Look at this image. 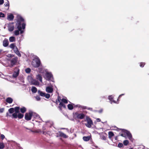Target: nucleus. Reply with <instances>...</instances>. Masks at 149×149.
<instances>
[{"mask_svg": "<svg viewBox=\"0 0 149 149\" xmlns=\"http://www.w3.org/2000/svg\"><path fill=\"white\" fill-rule=\"evenodd\" d=\"M24 21V19L22 17L20 16H18L17 22L16 24V26L17 28L18 29L19 31H20L21 34H22L23 33V31L22 30L21 22H23Z\"/></svg>", "mask_w": 149, "mask_h": 149, "instance_id": "f257e3e1", "label": "nucleus"}, {"mask_svg": "<svg viewBox=\"0 0 149 149\" xmlns=\"http://www.w3.org/2000/svg\"><path fill=\"white\" fill-rule=\"evenodd\" d=\"M40 61L38 57L33 59L32 61V65L35 68L38 67L40 65Z\"/></svg>", "mask_w": 149, "mask_h": 149, "instance_id": "f03ea898", "label": "nucleus"}, {"mask_svg": "<svg viewBox=\"0 0 149 149\" xmlns=\"http://www.w3.org/2000/svg\"><path fill=\"white\" fill-rule=\"evenodd\" d=\"M74 117L75 119H83L85 117V115L83 113H79L78 112H76L73 113Z\"/></svg>", "mask_w": 149, "mask_h": 149, "instance_id": "7ed1b4c3", "label": "nucleus"}, {"mask_svg": "<svg viewBox=\"0 0 149 149\" xmlns=\"http://www.w3.org/2000/svg\"><path fill=\"white\" fill-rule=\"evenodd\" d=\"M120 130H121V129ZM122 132L125 134V135H126L127 136L128 139H129L130 141L133 142L134 139H133L132 135L130 132L127 130L123 129H122Z\"/></svg>", "mask_w": 149, "mask_h": 149, "instance_id": "20e7f679", "label": "nucleus"}, {"mask_svg": "<svg viewBox=\"0 0 149 149\" xmlns=\"http://www.w3.org/2000/svg\"><path fill=\"white\" fill-rule=\"evenodd\" d=\"M86 120L87 123H85V125L88 128H91L92 125L93 124V122L91 119L88 117H86Z\"/></svg>", "mask_w": 149, "mask_h": 149, "instance_id": "39448f33", "label": "nucleus"}, {"mask_svg": "<svg viewBox=\"0 0 149 149\" xmlns=\"http://www.w3.org/2000/svg\"><path fill=\"white\" fill-rule=\"evenodd\" d=\"M17 57L14 58H11L10 59L9 61H10V65L9 66L10 67H13L15 65L17 62Z\"/></svg>", "mask_w": 149, "mask_h": 149, "instance_id": "423d86ee", "label": "nucleus"}, {"mask_svg": "<svg viewBox=\"0 0 149 149\" xmlns=\"http://www.w3.org/2000/svg\"><path fill=\"white\" fill-rule=\"evenodd\" d=\"M45 78L47 80H51L53 78L51 72H47L45 74Z\"/></svg>", "mask_w": 149, "mask_h": 149, "instance_id": "0eeeda50", "label": "nucleus"}, {"mask_svg": "<svg viewBox=\"0 0 149 149\" xmlns=\"http://www.w3.org/2000/svg\"><path fill=\"white\" fill-rule=\"evenodd\" d=\"M38 94L41 96L45 97L47 99H49L50 97V95L49 94H46L45 93L43 92L40 90L38 91Z\"/></svg>", "mask_w": 149, "mask_h": 149, "instance_id": "6e6552de", "label": "nucleus"}, {"mask_svg": "<svg viewBox=\"0 0 149 149\" xmlns=\"http://www.w3.org/2000/svg\"><path fill=\"white\" fill-rule=\"evenodd\" d=\"M32 111H30L29 113H26L25 116V118L27 120H31L32 115Z\"/></svg>", "mask_w": 149, "mask_h": 149, "instance_id": "1a4fd4ad", "label": "nucleus"}, {"mask_svg": "<svg viewBox=\"0 0 149 149\" xmlns=\"http://www.w3.org/2000/svg\"><path fill=\"white\" fill-rule=\"evenodd\" d=\"M19 70L17 67L15 68V71L13 73V76L14 78H16L18 75L19 73Z\"/></svg>", "mask_w": 149, "mask_h": 149, "instance_id": "9d476101", "label": "nucleus"}, {"mask_svg": "<svg viewBox=\"0 0 149 149\" xmlns=\"http://www.w3.org/2000/svg\"><path fill=\"white\" fill-rule=\"evenodd\" d=\"M13 24L14 23L12 22L8 24V30L10 32L12 31L14 29V26Z\"/></svg>", "mask_w": 149, "mask_h": 149, "instance_id": "9b49d317", "label": "nucleus"}, {"mask_svg": "<svg viewBox=\"0 0 149 149\" xmlns=\"http://www.w3.org/2000/svg\"><path fill=\"white\" fill-rule=\"evenodd\" d=\"M9 44L8 40L7 38H5L3 42V45L5 47L8 46Z\"/></svg>", "mask_w": 149, "mask_h": 149, "instance_id": "f8f14e48", "label": "nucleus"}, {"mask_svg": "<svg viewBox=\"0 0 149 149\" xmlns=\"http://www.w3.org/2000/svg\"><path fill=\"white\" fill-rule=\"evenodd\" d=\"M46 91L48 93H52L53 91V88L50 86H47L46 88Z\"/></svg>", "mask_w": 149, "mask_h": 149, "instance_id": "ddd939ff", "label": "nucleus"}, {"mask_svg": "<svg viewBox=\"0 0 149 149\" xmlns=\"http://www.w3.org/2000/svg\"><path fill=\"white\" fill-rule=\"evenodd\" d=\"M31 114L32 115V116L34 118L37 119L40 118V119H41V118H40L39 116L36 113L33 112L32 111Z\"/></svg>", "mask_w": 149, "mask_h": 149, "instance_id": "4468645a", "label": "nucleus"}, {"mask_svg": "<svg viewBox=\"0 0 149 149\" xmlns=\"http://www.w3.org/2000/svg\"><path fill=\"white\" fill-rule=\"evenodd\" d=\"M31 84L33 85L36 86H39V83L37 80L35 79H33L31 81Z\"/></svg>", "mask_w": 149, "mask_h": 149, "instance_id": "2eb2a0df", "label": "nucleus"}, {"mask_svg": "<svg viewBox=\"0 0 149 149\" xmlns=\"http://www.w3.org/2000/svg\"><path fill=\"white\" fill-rule=\"evenodd\" d=\"M53 124V122L52 121H47L46 122V125L48 127H51Z\"/></svg>", "mask_w": 149, "mask_h": 149, "instance_id": "dca6fc26", "label": "nucleus"}, {"mask_svg": "<svg viewBox=\"0 0 149 149\" xmlns=\"http://www.w3.org/2000/svg\"><path fill=\"white\" fill-rule=\"evenodd\" d=\"M36 79L39 80L40 82H42V78L41 75L39 74L37 75L36 77Z\"/></svg>", "mask_w": 149, "mask_h": 149, "instance_id": "f3484780", "label": "nucleus"}, {"mask_svg": "<svg viewBox=\"0 0 149 149\" xmlns=\"http://www.w3.org/2000/svg\"><path fill=\"white\" fill-rule=\"evenodd\" d=\"M59 136H60L62 137L65 138H67L68 137V136H67L66 134H64L63 133L59 132Z\"/></svg>", "mask_w": 149, "mask_h": 149, "instance_id": "a211bd4d", "label": "nucleus"}, {"mask_svg": "<svg viewBox=\"0 0 149 149\" xmlns=\"http://www.w3.org/2000/svg\"><path fill=\"white\" fill-rule=\"evenodd\" d=\"M62 107H63L65 108H66V106L62 102H60L58 108H59L61 110H62Z\"/></svg>", "mask_w": 149, "mask_h": 149, "instance_id": "6ab92c4d", "label": "nucleus"}, {"mask_svg": "<svg viewBox=\"0 0 149 149\" xmlns=\"http://www.w3.org/2000/svg\"><path fill=\"white\" fill-rule=\"evenodd\" d=\"M14 18V16L12 14H10L8 16L7 19L10 21H12Z\"/></svg>", "mask_w": 149, "mask_h": 149, "instance_id": "aec40b11", "label": "nucleus"}, {"mask_svg": "<svg viewBox=\"0 0 149 149\" xmlns=\"http://www.w3.org/2000/svg\"><path fill=\"white\" fill-rule=\"evenodd\" d=\"M6 100L7 103L11 104L13 101V99L10 97H8L6 98Z\"/></svg>", "mask_w": 149, "mask_h": 149, "instance_id": "412c9836", "label": "nucleus"}, {"mask_svg": "<svg viewBox=\"0 0 149 149\" xmlns=\"http://www.w3.org/2000/svg\"><path fill=\"white\" fill-rule=\"evenodd\" d=\"M113 97H112V95H110L109 96V99L111 102V103H112V102L114 103H116V102L113 99Z\"/></svg>", "mask_w": 149, "mask_h": 149, "instance_id": "4be33fe9", "label": "nucleus"}, {"mask_svg": "<svg viewBox=\"0 0 149 149\" xmlns=\"http://www.w3.org/2000/svg\"><path fill=\"white\" fill-rule=\"evenodd\" d=\"M9 40L10 42H14L15 41V38L14 36H11L9 38Z\"/></svg>", "mask_w": 149, "mask_h": 149, "instance_id": "5701e85b", "label": "nucleus"}, {"mask_svg": "<svg viewBox=\"0 0 149 149\" xmlns=\"http://www.w3.org/2000/svg\"><path fill=\"white\" fill-rule=\"evenodd\" d=\"M20 110L21 113H24L26 111V109L25 107H23L20 108Z\"/></svg>", "mask_w": 149, "mask_h": 149, "instance_id": "b1692460", "label": "nucleus"}, {"mask_svg": "<svg viewBox=\"0 0 149 149\" xmlns=\"http://www.w3.org/2000/svg\"><path fill=\"white\" fill-rule=\"evenodd\" d=\"M109 138L111 139V137L114 136V134L112 132H109L108 133Z\"/></svg>", "mask_w": 149, "mask_h": 149, "instance_id": "393cba45", "label": "nucleus"}, {"mask_svg": "<svg viewBox=\"0 0 149 149\" xmlns=\"http://www.w3.org/2000/svg\"><path fill=\"white\" fill-rule=\"evenodd\" d=\"M18 113L15 112L14 113H13L12 115V118H17V113Z\"/></svg>", "mask_w": 149, "mask_h": 149, "instance_id": "a878e982", "label": "nucleus"}, {"mask_svg": "<svg viewBox=\"0 0 149 149\" xmlns=\"http://www.w3.org/2000/svg\"><path fill=\"white\" fill-rule=\"evenodd\" d=\"M8 111L10 113H13L14 112V109L13 108H11L8 110Z\"/></svg>", "mask_w": 149, "mask_h": 149, "instance_id": "bb28decb", "label": "nucleus"}, {"mask_svg": "<svg viewBox=\"0 0 149 149\" xmlns=\"http://www.w3.org/2000/svg\"><path fill=\"white\" fill-rule=\"evenodd\" d=\"M31 91L33 93H36L37 91V88L34 86H33L31 88Z\"/></svg>", "mask_w": 149, "mask_h": 149, "instance_id": "cd10ccee", "label": "nucleus"}, {"mask_svg": "<svg viewBox=\"0 0 149 149\" xmlns=\"http://www.w3.org/2000/svg\"><path fill=\"white\" fill-rule=\"evenodd\" d=\"M90 139V137L89 136H84L83 137V139L84 141H88Z\"/></svg>", "mask_w": 149, "mask_h": 149, "instance_id": "c85d7f7f", "label": "nucleus"}, {"mask_svg": "<svg viewBox=\"0 0 149 149\" xmlns=\"http://www.w3.org/2000/svg\"><path fill=\"white\" fill-rule=\"evenodd\" d=\"M14 111L15 112L19 113V107H16L14 108Z\"/></svg>", "mask_w": 149, "mask_h": 149, "instance_id": "c756f323", "label": "nucleus"}, {"mask_svg": "<svg viewBox=\"0 0 149 149\" xmlns=\"http://www.w3.org/2000/svg\"><path fill=\"white\" fill-rule=\"evenodd\" d=\"M24 114L21 113H19L17 116V117L19 119H21L22 118Z\"/></svg>", "mask_w": 149, "mask_h": 149, "instance_id": "7c9ffc66", "label": "nucleus"}, {"mask_svg": "<svg viewBox=\"0 0 149 149\" xmlns=\"http://www.w3.org/2000/svg\"><path fill=\"white\" fill-rule=\"evenodd\" d=\"M68 108L69 110H71L73 109V107L72 104H68Z\"/></svg>", "mask_w": 149, "mask_h": 149, "instance_id": "2f4dec72", "label": "nucleus"}, {"mask_svg": "<svg viewBox=\"0 0 149 149\" xmlns=\"http://www.w3.org/2000/svg\"><path fill=\"white\" fill-rule=\"evenodd\" d=\"M16 47V46H15V44L14 43H12L10 45V47L13 49H14Z\"/></svg>", "mask_w": 149, "mask_h": 149, "instance_id": "473e14b6", "label": "nucleus"}, {"mask_svg": "<svg viewBox=\"0 0 149 149\" xmlns=\"http://www.w3.org/2000/svg\"><path fill=\"white\" fill-rule=\"evenodd\" d=\"M14 33L15 35L17 36L19 34V30H16L14 31Z\"/></svg>", "mask_w": 149, "mask_h": 149, "instance_id": "72a5a7b5", "label": "nucleus"}, {"mask_svg": "<svg viewBox=\"0 0 149 149\" xmlns=\"http://www.w3.org/2000/svg\"><path fill=\"white\" fill-rule=\"evenodd\" d=\"M5 146L3 143H0V149H3L4 148Z\"/></svg>", "mask_w": 149, "mask_h": 149, "instance_id": "f704fd0d", "label": "nucleus"}, {"mask_svg": "<svg viewBox=\"0 0 149 149\" xmlns=\"http://www.w3.org/2000/svg\"><path fill=\"white\" fill-rule=\"evenodd\" d=\"M25 71L26 73H29L30 72L31 70L30 68H28L25 69Z\"/></svg>", "mask_w": 149, "mask_h": 149, "instance_id": "c9c22d12", "label": "nucleus"}, {"mask_svg": "<svg viewBox=\"0 0 149 149\" xmlns=\"http://www.w3.org/2000/svg\"><path fill=\"white\" fill-rule=\"evenodd\" d=\"M129 143V141L127 140H125L124 141L123 143L125 146H127Z\"/></svg>", "mask_w": 149, "mask_h": 149, "instance_id": "e433bc0d", "label": "nucleus"}, {"mask_svg": "<svg viewBox=\"0 0 149 149\" xmlns=\"http://www.w3.org/2000/svg\"><path fill=\"white\" fill-rule=\"evenodd\" d=\"M78 106H77L79 108H81L82 109H87V107L84 106H81L79 105H78Z\"/></svg>", "mask_w": 149, "mask_h": 149, "instance_id": "4c0bfd02", "label": "nucleus"}, {"mask_svg": "<svg viewBox=\"0 0 149 149\" xmlns=\"http://www.w3.org/2000/svg\"><path fill=\"white\" fill-rule=\"evenodd\" d=\"M18 56L21 57V54L19 52V51H17L15 53Z\"/></svg>", "mask_w": 149, "mask_h": 149, "instance_id": "58836bf2", "label": "nucleus"}, {"mask_svg": "<svg viewBox=\"0 0 149 149\" xmlns=\"http://www.w3.org/2000/svg\"><path fill=\"white\" fill-rule=\"evenodd\" d=\"M61 101L62 102H64L66 104V103H67L68 102L67 100L65 99H64V98L62 99V100H61Z\"/></svg>", "mask_w": 149, "mask_h": 149, "instance_id": "ea45409f", "label": "nucleus"}, {"mask_svg": "<svg viewBox=\"0 0 149 149\" xmlns=\"http://www.w3.org/2000/svg\"><path fill=\"white\" fill-rule=\"evenodd\" d=\"M123 146V144L122 143H119L118 145V146L119 148H121Z\"/></svg>", "mask_w": 149, "mask_h": 149, "instance_id": "a19ab883", "label": "nucleus"}, {"mask_svg": "<svg viewBox=\"0 0 149 149\" xmlns=\"http://www.w3.org/2000/svg\"><path fill=\"white\" fill-rule=\"evenodd\" d=\"M43 131L42 133L43 134H46V132L45 130H46V128L45 127H43L42 128Z\"/></svg>", "mask_w": 149, "mask_h": 149, "instance_id": "79ce46f5", "label": "nucleus"}, {"mask_svg": "<svg viewBox=\"0 0 149 149\" xmlns=\"http://www.w3.org/2000/svg\"><path fill=\"white\" fill-rule=\"evenodd\" d=\"M35 98L37 101H39L40 100V98L39 96H37Z\"/></svg>", "mask_w": 149, "mask_h": 149, "instance_id": "37998d69", "label": "nucleus"}, {"mask_svg": "<svg viewBox=\"0 0 149 149\" xmlns=\"http://www.w3.org/2000/svg\"><path fill=\"white\" fill-rule=\"evenodd\" d=\"M6 116L7 117H11L12 118V115L8 113H7L6 114Z\"/></svg>", "mask_w": 149, "mask_h": 149, "instance_id": "c03bdc74", "label": "nucleus"}, {"mask_svg": "<svg viewBox=\"0 0 149 149\" xmlns=\"http://www.w3.org/2000/svg\"><path fill=\"white\" fill-rule=\"evenodd\" d=\"M145 65V63H144L141 62L140 63V66L141 67H143Z\"/></svg>", "mask_w": 149, "mask_h": 149, "instance_id": "a18cd8bd", "label": "nucleus"}, {"mask_svg": "<svg viewBox=\"0 0 149 149\" xmlns=\"http://www.w3.org/2000/svg\"><path fill=\"white\" fill-rule=\"evenodd\" d=\"M25 26H26V24L25 23H22V29H25Z\"/></svg>", "mask_w": 149, "mask_h": 149, "instance_id": "49530a36", "label": "nucleus"}, {"mask_svg": "<svg viewBox=\"0 0 149 149\" xmlns=\"http://www.w3.org/2000/svg\"><path fill=\"white\" fill-rule=\"evenodd\" d=\"M7 3L6 4L5 3L4 5L5 6H8V7L9 6V3L8 1V0H7Z\"/></svg>", "mask_w": 149, "mask_h": 149, "instance_id": "de8ad7c7", "label": "nucleus"}, {"mask_svg": "<svg viewBox=\"0 0 149 149\" xmlns=\"http://www.w3.org/2000/svg\"><path fill=\"white\" fill-rule=\"evenodd\" d=\"M5 17V15L4 14L2 13H0V17Z\"/></svg>", "mask_w": 149, "mask_h": 149, "instance_id": "09e8293b", "label": "nucleus"}, {"mask_svg": "<svg viewBox=\"0 0 149 149\" xmlns=\"http://www.w3.org/2000/svg\"><path fill=\"white\" fill-rule=\"evenodd\" d=\"M138 149H145V147L143 146H139L138 148Z\"/></svg>", "mask_w": 149, "mask_h": 149, "instance_id": "8fccbe9b", "label": "nucleus"}, {"mask_svg": "<svg viewBox=\"0 0 149 149\" xmlns=\"http://www.w3.org/2000/svg\"><path fill=\"white\" fill-rule=\"evenodd\" d=\"M39 71L40 72L42 73L43 72V69L41 68H39Z\"/></svg>", "mask_w": 149, "mask_h": 149, "instance_id": "3c124183", "label": "nucleus"}, {"mask_svg": "<svg viewBox=\"0 0 149 149\" xmlns=\"http://www.w3.org/2000/svg\"><path fill=\"white\" fill-rule=\"evenodd\" d=\"M13 49L15 53L17 52V51H18V49L17 47H15V48L14 49Z\"/></svg>", "mask_w": 149, "mask_h": 149, "instance_id": "603ef678", "label": "nucleus"}, {"mask_svg": "<svg viewBox=\"0 0 149 149\" xmlns=\"http://www.w3.org/2000/svg\"><path fill=\"white\" fill-rule=\"evenodd\" d=\"M101 139L102 140H106V138L105 136L104 135L101 136Z\"/></svg>", "mask_w": 149, "mask_h": 149, "instance_id": "864d4df0", "label": "nucleus"}, {"mask_svg": "<svg viewBox=\"0 0 149 149\" xmlns=\"http://www.w3.org/2000/svg\"><path fill=\"white\" fill-rule=\"evenodd\" d=\"M4 111V108H2L1 109H0V113H2Z\"/></svg>", "mask_w": 149, "mask_h": 149, "instance_id": "5fc2aeb1", "label": "nucleus"}, {"mask_svg": "<svg viewBox=\"0 0 149 149\" xmlns=\"http://www.w3.org/2000/svg\"><path fill=\"white\" fill-rule=\"evenodd\" d=\"M1 137L2 139H3L5 137V136L3 134H1Z\"/></svg>", "mask_w": 149, "mask_h": 149, "instance_id": "6e6d98bb", "label": "nucleus"}, {"mask_svg": "<svg viewBox=\"0 0 149 149\" xmlns=\"http://www.w3.org/2000/svg\"><path fill=\"white\" fill-rule=\"evenodd\" d=\"M4 3L3 0H0V5H2Z\"/></svg>", "mask_w": 149, "mask_h": 149, "instance_id": "4d7b16f0", "label": "nucleus"}, {"mask_svg": "<svg viewBox=\"0 0 149 149\" xmlns=\"http://www.w3.org/2000/svg\"><path fill=\"white\" fill-rule=\"evenodd\" d=\"M58 101L59 102H60V100H61V98L60 97H58Z\"/></svg>", "mask_w": 149, "mask_h": 149, "instance_id": "13d9d810", "label": "nucleus"}, {"mask_svg": "<svg viewBox=\"0 0 149 149\" xmlns=\"http://www.w3.org/2000/svg\"><path fill=\"white\" fill-rule=\"evenodd\" d=\"M87 109H88L89 110H90V111H92L93 110L92 108H89V107L88 108L87 107Z\"/></svg>", "mask_w": 149, "mask_h": 149, "instance_id": "bf43d9fd", "label": "nucleus"}, {"mask_svg": "<svg viewBox=\"0 0 149 149\" xmlns=\"http://www.w3.org/2000/svg\"><path fill=\"white\" fill-rule=\"evenodd\" d=\"M96 120H97V122H100L101 121V120L100 119V118H97V119H96Z\"/></svg>", "mask_w": 149, "mask_h": 149, "instance_id": "052dcab7", "label": "nucleus"}, {"mask_svg": "<svg viewBox=\"0 0 149 149\" xmlns=\"http://www.w3.org/2000/svg\"><path fill=\"white\" fill-rule=\"evenodd\" d=\"M119 136H123V137H125L124 134H119Z\"/></svg>", "mask_w": 149, "mask_h": 149, "instance_id": "680f3d73", "label": "nucleus"}, {"mask_svg": "<svg viewBox=\"0 0 149 149\" xmlns=\"http://www.w3.org/2000/svg\"><path fill=\"white\" fill-rule=\"evenodd\" d=\"M124 94H121V95H120L118 97V98H120V97L122 96V95H124Z\"/></svg>", "mask_w": 149, "mask_h": 149, "instance_id": "e2e57ef3", "label": "nucleus"}, {"mask_svg": "<svg viewBox=\"0 0 149 149\" xmlns=\"http://www.w3.org/2000/svg\"><path fill=\"white\" fill-rule=\"evenodd\" d=\"M102 111H103L102 109H101L98 112L99 113H101L102 112Z\"/></svg>", "mask_w": 149, "mask_h": 149, "instance_id": "0e129e2a", "label": "nucleus"}, {"mask_svg": "<svg viewBox=\"0 0 149 149\" xmlns=\"http://www.w3.org/2000/svg\"><path fill=\"white\" fill-rule=\"evenodd\" d=\"M2 50L0 49V54L1 53V52H2Z\"/></svg>", "mask_w": 149, "mask_h": 149, "instance_id": "69168bd1", "label": "nucleus"}, {"mask_svg": "<svg viewBox=\"0 0 149 149\" xmlns=\"http://www.w3.org/2000/svg\"><path fill=\"white\" fill-rule=\"evenodd\" d=\"M25 128L26 129H27V130H29V128H27V127H25Z\"/></svg>", "mask_w": 149, "mask_h": 149, "instance_id": "338daca9", "label": "nucleus"}, {"mask_svg": "<svg viewBox=\"0 0 149 149\" xmlns=\"http://www.w3.org/2000/svg\"><path fill=\"white\" fill-rule=\"evenodd\" d=\"M10 56L12 57V55L11 54H10Z\"/></svg>", "mask_w": 149, "mask_h": 149, "instance_id": "774afa93", "label": "nucleus"}]
</instances>
